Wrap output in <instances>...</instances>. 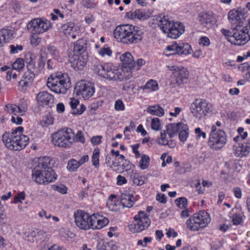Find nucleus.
<instances>
[{
	"mask_svg": "<svg viewBox=\"0 0 250 250\" xmlns=\"http://www.w3.org/2000/svg\"><path fill=\"white\" fill-rule=\"evenodd\" d=\"M50 159L48 157L37 158L32 170V180L38 184L46 185L54 182L57 175L50 166Z\"/></svg>",
	"mask_w": 250,
	"mask_h": 250,
	"instance_id": "f257e3e1",
	"label": "nucleus"
},
{
	"mask_svg": "<svg viewBox=\"0 0 250 250\" xmlns=\"http://www.w3.org/2000/svg\"><path fill=\"white\" fill-rule=\"evenodd\" d=\"M113 37L118 42L132 44L140 42L143 37V32L138 26L125 24L118 25L113 31Z\"/></svg>",
	"mask_w": 250,
	"mask_h": 250,
	"instance_id": "f03ea898",
	"label": "nucleus"
},
{
	"mask_svg": "<svg viewBox=\"0 0 250 250\" xmlns=\"http://www.w3.org/2000/svg\"><path fill=\"white\" fill-rule=\"evenodd\" d=\"M23 130L22 126H18L2 135L3 142L8 149L20 151L29 144V137L23 134Z\"/></svg>",
	"mask_w": 250,
	"mask_h": 250,
	"instance_id": "7ed1b4c3",
	"label": "nucleus"
},
{
	"mask_svg": "<svg viewBox=\"0 0 250 250\" xmlns=\"http://www.w3.org/2000/svg\"><path fill=\"white\" fill-rule=\"evenodd\" d=\"M153 23L157 25L163 32L170 38L176 39L185 31L184 26L181 23L175 22L164 16H154Z\"/></svg>",
	"mask_w": 250,
	"mask_h": 250,
	"instance_id": "20e7f679",
	"label": "nucleus"
},
{
	"mask_svg": "<svg viewBox=\"0 0 250 250\" xmlns=\"http://www.w3.org/2000/svg\"><path fill=\"white\" fill-rule=\"evenodd\" d=\"M221 33L228 42L236 45H244L250 40V31L247 26L237 25L232 31L223 29Z\"/></svg>",
	"mask_w": 250,
	"mask_h": 250,
	"instance_id": "39448f33",
	"label": "nucleus"
},
{
	"mask_svg": "<svg viewBox=\"0 0 250 250\" xmlns=\"http://www.w3.org/2000/svg\"><path fill=\"white\" fill-rule=\"evenodd\" d=\"M47 86L57 94H65L71 86L70 78L65 73L58 72L51 75L47 79Z\"/></svg>",
	"mask_w": 250,
	"mask_h": 250,
	"instance_id": "423d86ee",
	"label": "nucleus"
},
{
	"mask_svg": "<svg viewBox=\"0 0 250 250\" xmlns=\"http://www.w3.org/2000/svg\"><path fill=\"white\" fill-rule=\"evenodd\" d=\"M221 126V122L217 121L211 127L208 145L211 149L214 151H217L222 148L227 142V136L225 131L220 128Z\"/></svg>",
	"mask_w": 250,
	"mask_h": 250,
	"instance_id": "0eeeda50",
	"label": "nucleus"
},
{
	"mask_svg": "<svg viewBox=\"0 0 250 250\" xmlns=\"http://www.w3.org/2000/svg\"><path fill=\"white\" fill-rule=\"evenodd\" d=\"M51 139L55 146L69 148L74 144V132L71 128L65 127L53 133Z\"/></svg>",
	"mask_w": 250,
	"mask_h": 250,
	"instance_id": "6e6552de",
	"label": "nucleus"
},
{
	"mask_svg": "<svg viewBox=\"0 0 250 250\" xmlns=\"http://www.w3.org/2000/svg\"><path fill=\"white\" fill-rule=\"evenodd\" d=\"M211 221L208 213L201 211L194 214L186 222L187 228L191 231H198L206 228Z\"/></svg>",
	"mask_w": 250,
	"mask_h": 250,
	"instance_id": "1a4fd4ad",
	"label": "nucleus"
},
{
	"mask_svg": "<svg viewBox=\"0 0 250 250\" xmlns=\"http://www.w3.org/2000/svg\"><path fill=\"white\" fill-rule=\"evenodd\" d=\"M35 55L29 53L25 55V62L27 63V72L30 75L28 78L29 80H32L36 76H38L42 72L44 67L46 57L41 55L38 62V65L36 64Z\"/></svg>",
	"mask_w": 250,
	"mask_h": 250,
	"instance_id": "9d476101",
	"label": "nucleus"
},
{
	"mask_svg": "<svg viewBox=\"0 0 250 250\" xmlns=\"http://www.w3.org/2000/svg\"><path fill=\"white\" fill-rule=\"evenodd\" d=\"M211 104L206 100L196 99L191 104L190 110L194 117L202 120L211 112Z\"/></svg>",
	"mask_w": 250,
	"mask_h": 250,
	"instance_id": "9b49d317",
	"label": "nucleus"
},
{
	"mask_svg": "<svg viewBox=\"0 0 250 250\" xmlns=\"http://www.w3.org/2000/svg\"><path fill=\"white\" fill-rule=\"evenodd\" d=\"M5 110L12 115L11 122L18 125H21L22 119L20 117L23 115L27 110V102L22 99L20 101L18 105L9 104L5 106Z\"/></svg>",
	"mask_w": 250,
	"mask_h": 250,
	"instance_id": "f8f14e48",
	"label": "nucleus"
},
{
	"mask_svg": "<svg viewBox=\"0 0 250 250\" xmlns=\"http://www.w3.org/2000/svg\"><path fill=\"white\" fill-rule=\"evenodd\" d=\"M95 92L94 84L91 82L85 80L78 81L74 88V93L76 95L84 100L91 97Z\"/></svg>",
	"mask_w": 250,
	"mask_h": 250,
	"instance_id": "ddd939ff",
	"label": "nucleus"
},
{
	"mask_svg": "<svg viewBox=\"0 0 250 250\" xmlns=\"http://www.w3.org/2000/svg\"><path fill=\"white\" fill-rule=\"evenodd\" d=\"M52 26L51 21L45 18H37L30 21L27 29L31 33L43 34L49 30Z\"/></svg>",
	"mask_w": 250,
	"mask_h": 250,
	"instance_id": "4468645a",
	"label": "nucleus"
},
{
	"mask_svg": "<svg viewBox=\"0 0 250 250\" xmlns=\"http://www.w3.org/2000/svg\"><path fill=\"white\" fill-rule=\"evenodd\" d=\"M135 223L129 226V229L133 233H138L147 229L150 225V219L147 214L140 211L134 217Z\"/></svg>",
	"mask_w": 250,
	"mask_h": 250,
	"instance_id": "2eb2a0df",
	"label": "nucleus"
},
{
	"mask_svg": "<svg viewBox=\"0 0 250 250\" xmlns=\"http://www.w3.org/2000/svg\"><path fill=\"white\" fill-rule=\"evenodd\" d=\"M167 68L171 73L170 79L173 83L181 84L189 77V72L187 68L182 66L169 65L167 66Z\"/></svg>",
	"mask_w": 250,
	"mask_h": 250,
	"instance_id": "dca6fc26",
	"label": "nucleus"
},
{
	"mask_svg": "<svg viewBox=\"0 0 250 250\" xmlns=\"http://www.w3.org/2000/svg\"><path fill=\"white\" fill-rule=\"evenodd\" d=\"M192 48L190 45L186 42H173L167 46L164 49V53L167 56L171 55H188L191 53Z\"/></svg>",
	"mask_w": 250,
	"mask_h": 250,
	"instance_id": "f3484780",
	"label": "nucleus"
},
{
	"mask_svg": "<svg viewBox=\"0 0 250 250\" xmlns=\"http://www.w3.org/2000/svg\"><path fill=\"white\" fill-rule=\"evenodd\" d=\"M96 72L100 76L110 80H121L123 78L119 70L113 68V65L110 63H104L99 65Z\"/></svg>",
	"mask_w": 250,
	"mask_h": 250,
	"instance_id": "a211bd4d",
	"label": "nucleus"
},
{
	"mask_svg": "<svg viewBox=\"0 0 250 250\" xmlns=\"http://www.w3.org/2000/svg\"><path fill=\"white\" fill-rule=\"evenodd\" d=\"M92 214L82 210L76 211L74 213L75 223L82 230H87L91 229Z\"/></svg>",
	"mask_w": 250,
	"mask_h": 250,
	"instance_id": "6ab92c4d",
	"label": "nucleus"
},
{
	"mask_svg": "<svg viewBox=\"0 0 250 250\" xmlns=\"http://www.w3.org/2000/svg\"><path fill=\"white\" fill-rule=\"evenodd\" d=\"M82 28L75 22L72 21L67 22L62 25V32L68 39L73 40L80 38L82 34Z\"/></svg>",
	"mask_w": 250,
	"mask_h": 250,
	"instance_id": "aec40b11",
	"label": "nucleus"
},
{
	"mask_svg": "<svg viewBox=\"0 0 250 250\" xmlns=\"http://www.w3.org/2000/svg\"><path fill=\"white\" fill-rule=\"evenodd\" d=\"M233 152L236 157L243 158L248 156L250 152V141L236 142L233 146Z\"/></svg>",
	"mask_w": 250,
	"mask_h": 250,
	"instance_id": "412c9836",
	"label": "nucleus"
},
{
	"mask_svg": "<svg viewBox=\"0 0 250 250\" xmlns=\"http://www.w3.org/2000/svg\"><path fill=\"white\" fill-rule=\"evenodd\" d=\"M88 60V55L86 52L80 54H73L69 57V61L72 66L75 69L81 70L86 64Z\"/></svg>",
	"mask_w": 250,
	"mask_h": 250,
	"instance_id": "4be33fe9",
	"label": "nucleus"
},
{
	"mask_svg": "<svg viewBox=\"0 0 250 250\" xmlns=\"http://www.w3.org/2000/svg\"><path fill=\"white\" fill-rule=\"evenodd\" d=\"M197 21L204 27L209 28L216 22L214 15L209 12H200L197 18Z\"/></svg>",
	"mask_w": 250,
	"mask_h": 250,
	"instance_id": "5701e85b",
	"label": "nucleus"
},
{
	"mask_svg": "<svg viewBox=\"0 0 250 250\" xmlns=\"http://www.w3.org/2000/svg\"><path fill=\"white\" fill-rule=\"evenodd\" d=\"M91 229H100L105 227L109 223L107 218L99 213L92 214Z\"/></svg>",
	"mask_w": 250,
	"mask_h": 250,
	"instance_id": "b1692460",
	"label": "nucleus"
},
{
	"mask_svg": "<svg viewBox=\"0 0 250 250\" xmlns=\"http://www.w3.org/2000/svg\"><path fill=\"white\" fill-rule=\"evenodd\" d=\"M38 103L42 106H51L54 103L53 95L46 91L39 92L36 96Z\"/></svg>",
	"mask_w": 250,
	"mask_h": 250,
	"instance_id": "393cba45",
	"label": "nucleus"
},
{
	"mask_svg": "<svg viewBox=\"0 0 250 250\" xmlns=\"http://www.w3.org/2000/svg\"><path fill=\"white\" fill-rule=\"evenodd\" d=\"M126 15L129 19L131 20L138 19L140 21H144L149 18L150 13L147 11L137 9L135 11L128 12Z\"/></svg>",
	"mask_w": 250,
	"mask_h": 250,
	"instance_id": "a878e982",
	"label": "nucleus"
},
{
	"mask_svg": "<svg viewBox=\"0 0 250 250\" xmlns=\"http://www.w3.org/2000/svg\"><path fill=\"white\" fill-rule=\"evenodd\" d=\"M244 19V15L240 9H233L230 10L228 13L229 21L233 24L240 23Z\"/></svg>",
	"mask_w": 250,
	"mask_h": 250,
	"instance_id": "bb28decb",
	"label": "nucleus"
},
{
	"mask_svg": "<svg viewBox=\"0 0 250 250\" xmlns=\"http://www.w3.org/2000/svg\"><path fill=\"white\" fill-rule=\"evenodd\" d=\"M69 104L72 109V114L74 115L82 114L86 109V107L83 104H80L78 99L74 98H70Z\"/></svg>",
	"mask_w": 250,
	"mask_h": 250,
	"instance_id": "cd10ccee",
	"label": "nucleus"
},
{
	"mask_svg": "<svg viewBox=\"0 0 250 250\" xmlns=\"http://www.w3.org/2000/svg\"><path fill=\"white\" fill-rule=\"evenodd\" d=\"M120 60L122 62L123 70L124 71H130L134 58L128 52H125L120 56Z\"/></svg>",
	"mask_w": 250,
	"mask_h": 250,
	"instance_id": "c85d7f7f",
	"label": "nucleus"
},
{
	"mask_svg": "<svg viewBox=\"0 0 250 250\" xmlns=\"http://www.w3.org/2000/svg\"><path fill=\"white\" fill-rule=\"evenodd\" d=\"M107 207L109 209L112 211H116L119 209L121 204L117 196L111 194L107 201Z\"/></svg>",
	"mask_w": 250,
	"mask_h": 250,
	"instance_id": "c756f323",
	"label": "nucleus"
},
{
	"mask_svg": "<svg viewBox=\"0 0 250 250\" xmlns=\"http://www.w3.org/2000/svg\"><path fill=\"white\" fill-rule=\"evenodd\" d=\"M134 197L133 195L129 193L127 191L123 192L120 197L121 205L124 207L130 208L134 204Z\"/></svg>",
	"mask_w": 250,
	"mask_h": 250,
	"instance_id": "7c9ffc66",
	"label": "nucleus"
},
{
	"mask_svg": "<svg viewBox=\"0 0 250 250\" xmlns=\"http://www.w3.org/2000/svg\"><path fill=\"white\" fill-rule=\"evenodd\" d=\"M243 213L240 208H235L232 209L229 214L230 218L231 219L233 224L237 225L242 221Z\"/></svg>",
	"mask_w": 250,
	"mask_h": 250,
	"instance_id": "2f4dec72",
	"label": "nucleus"
},
{
	"mask_svg": "<svg viewBox=\"0 0 250 250\" xmlns=\"http://www.w3.org/2000/svg\"><path fill=\"white\" fill-rule=\"evenodd\" d=\"M13 32L11 30L3 28L0 30V47L11 40Z\"/></svg>",
	"mask_w": 250,
	"mask_h": 250,
	"instance_id": "473e14b6",
	"label": "nucleus"
},
{
	"mask_svg": "<svg viewBox=\"0 0 250 250\" xmlns=\"http://www.w3.org/2000/svg\"><path fill=\"white\" fill-rule=\"evenodd\" d=\"M13 69L7 65H4L0 68V71L6 74L5 79L7 81H11L12 79L15 80L17 78V73L13 72Z\"/></svg>",
	"mask_w": 250,
	"mask_h": 250,
	"instance_id": "72a5a7b5",
	"label": "nucleus"
},
{
	"mask_svg": "<svg viewBox=\"0 0 250 250\" xmlns=\"http://www.w3.org/2000/svg\"><path fill=\"white\" fill-rule=\"evenodd\" d=\"M13 69L7 65H4L0 68V71L6 74L5 79L7 81H11L12 79L15 80L17 78V73L13 72Z\"/></svg>",
	"mask_w": 250,
	"mask_h": 250,
	"instance_id": "f704fd0d",
	"label": "nucleus"
},
{
	"mask_svg": "<svg viewBox=\"0 0 250 250\" xmlns=\"http://www.w3.org/2000/svg\"><path fill=\"white\" fill-rule=\"evenodd\" d=\"M146 111L152 115L159 117L163 116L165 113L163 108L158 104L148 106L146 108Z\"/></svg>",
	"mask_w": 250,
	"mask_h": 250,
	"instance_id": "c9c22d12",
	"label": "nucleus"
},
{
	"mask_svg": "<svg viewBox=\"0 0 250 250\" xmlns=\"http://www.w3.org/2000/svg\"><path fill=\"white\" fill-rule=\"evenodd\" d=\"M138 159V167L141 170H145L148 168L150 162L149 156L147 154L143 153L142 155Z\"/></svg>",
	"mask_w": 250,
	"mask_h": 250,
	"instance_id": "e433bc0d",
	"label": "nucleus"
},
{
	"mask_svg": "<svg viewBox=\"0 0 250 250\" xmlns=\"http://www.w3.org/2000/svg\"><path fill=\"white\" fill-rule=\"evenodd\" d=\"M37 233H40L39 234L41 235L42 232H38L37 231L36 229L31 231L26 230L23 232L22 237L25 241L30 243H33L35 240V238L37 237Z\"/></svg>",
	"mask_w": 250,
	"mask_h": 250,
	"instance_id": "4c0bfd02",
	"label": "nucleus"
},
{
	"mask_svg": "<svg viewBox=\"0 0 250 250\" xmlns=\"http://www.w3.org/2000/svg\"><path fill=\"white\" fill-rule=\"evenodd\" d=\"M97 250H118V247L115 242L110 241L105 243H99Z\"/></svg>",
	"mask_w": 250,
	"mask_h": 250,
	"instance_id": "58836bf2",
	"label": "nucleus"
},
{
	"mask_svg": "<svg viewBox=\"0 0 250 250\" xmlns=\"http://www.w3.org/2000/svg\"><path fill=\"white\" fill-rule=\"evenodd\" d=\"M142 89L143 90H148L149 91L153 92L158 90L159 86L156 81L150 79L142 87Z\"/></svg>",
	"mask_w": 250,
	"mask_h": 250,
	"instance_id": "ea45409f",
	"label": "nucleus"
},
{
	"mask_svg": "<svg viewBox=\"0 0 250 250\" xmlns=\"http://www.w3.org/2000/svg\"><path fill=\"white\" fill-rule=\"evenodd\" d=\"M232 170V171L239 172L241 170L242 162L238 160L230 161L226 164Z\"/></svg>",
	"mask_w": 250,
	"mask_h": 250,
	"instance_id": "a19ab883",
	"label": "nucleus"
},
{
	"mask_svg": "<svg viewBox=\"0 0 250 250\" xmlns=\"http://www.w3.org/2000/svg\"><path fill=\"white\" fill-rule=\"evenodd\" d=\"M169 138H170L168 135L167 136V133L166 131L165 130H163L160 132V136L157 138L156 142L157 144L160 145H168Z\"/></svg>",
	"mask_w": 250,
	"mask_h": 250,
	"instance_id": "79ce46f5",
	"label": "nucleus"
},
{
	"mask_svg": "<svg viewBox=\"0 0 250 250\" xmlns=\"http://www.w3.org/2000/svg\"><path fill=\"white\" fill-rule=\"evenodd\" d=\"M166 131L170 139L174 137L178 132L177 124H169L167 126V130Z\"/></svg>",
	"mask_w": 250,
	"mask_h": 250,
	"instance_id": "37998d69",
	"label": "nucleus"
},
{
	"mask_svg": "<svg viewBox=\"0 0 250 250\" xmlns=\"http://www.w3.org/2000/svg\"><path fill=\"white\" fill-rule=\"evenodd\" d=\"M106 163L113 170H118L117 167L119 166V162L117 158L107 156L106 158Z\"/></svg>",
	"mask_w": 250,
	"mask_h": 250,
	"instance_id": "c03bdc74",
	"label": "nucleus"
},
{
	"mask_svg": "<svg viewBox=\"0 0 250 250\" xmlns=\"http://www.w3.org/2000/svg\"><path fill=\"white\" fill-rule=\"evenodd\" d=\"M98 53L100 56L102 57H110L112 54V51L110 48L107 45H104L103 47L100 48Z\"/></svg>",
	"mask_w": 250,
	"mask_h": 250,
	"instance_id": "a18cd8bd",
	"label": "nucleus"
},
{
	"mask_svg": "<svg viewBox=\"0 0 250 250\" xmlns=\"http://www.w3.org/2000/svg\"><path fill=\"white\" fill-rule=\"evenodd\" d=\"M150 127L154 131H159L161 128V122L158 118H150Z\"/></svg>",
	"mask_w": 250,
	"mask_h": 250,
	"instance_id": "49530a36",
	"label": "nucleus"
},
{
	"mask_svg": "<svg viewBox=\"0 0 250 250\" xmlns=\"http://www.w3.org/2000/svg\"><path fill=\"white\" fill-rule=\"evenodd\" d=\"M100 150L98 148H95L92 153V165L96 168L99 166Z\"/></svg>",
	"mask_w": 250,
	"mask_h": 250,
	"instance_id": "de8ad7c7",
	"label": "nucleus"
},
{
	"mask_svg": "<svg viewBox=\"0 0 250 250\" xmlns=\"http://www.w3.org/2000/svg\"><path fill=\"white\" fill-rule=\"evenodd\" d=\"M24 65V62L21 58L17 59L12 64V68L18 71L23 69Z\"/></svg>",
	"mask_w": 250,
	"mask_h": 250,
	"instance_id": "09e8293b",
	"label": "nucleus"
},
{
	"mask_svg": "<svg viewBox=\"0 0 250 250\" xmlns=\"http://www.w3.org/2000/svg\"><path fill=\"white\" fill-rule=\"evenodd\" d=\"M124 171L126 172L130 176L135 173V167L129 161H126L123 164Z\"/></svg>",
	"mask_w": 250,
	"mask_h": 250,
	"instance_id": "8fccbe9b",
	"label": "nucleus"
},
{
	"mask_svg": "<svg viewBox=\"0 0 250 250\" xmlns=\"http://www.w3.org/2000/svg\"><path fill=\"white\" fill-rule=\"evenodd\" d=\"M80 166L78 161L71 159L68 162L67 168L69 171H75Z\"/></svg>",
	"mask_w": 250,
	"mask_h": 250,
	"instance_id": "3c124183",
	"label": "nucleus"
},
{
	"mask_svg": "<svg viewBox=\"0 0 250 250\" xmlns=\"http://www.w3.org/2000/svg\"><path fill=\"white\" fill-rule=\"evenodd\" d=\"M26 194L24 191H20L18 192L14 197L13 203L17 204L18 203L21 204L25 199Z\"/></svg>",
	"mask_w": 250,
	"mask_h": 250,
	"instance_id": "603ef678",
	"label": "nucleus"
},
{
	"mask_svg": "<svg viewBox=\"0 0 250 250\" xmlns=\"http://www.w3.org/2000/svg\"><path fill=\"white\" fill-rule=\"evenodd\" d=\"M176 206L180 209H186L188 207L187 199L185 197H180L175 200Z\"/></svg>",
	"mask_w": 250,
	"mask_h": 250,
	"instance_id": "864d4df0",
	"label": "nucleus"
},
{
	"mask_svg": "<svg viewBox=\"0 0 250 250\" xmlns=\"http://www.w3.org/2000/svg\"><path fill=\"white\" fill-rule=\"evenodd\" d=\"M145 63L146 61L143 59H139L136 62H134V61L132 63V66H131L130 72H131L134 70H139L141 67L145 65Z\"/></svg>",
	"mask_w": 250,
	"mask_h": 250,
	"instance_id": "5fc2aeb1",
	"label": "nucleus"
},
{
	"mask_svg": "<svg viewBox=\"0 0 250 250\" xmlns=\"http://www.w3.org/2000/svg\"><path fill=\"white\" fill-rule=\"evenodd\" d=\"M54 123V118L50 114H47L43 118L41 122L42 126H48Z\"/></svg>",
	"mask_w": 250,
	"mask_h": 250,
	"instance_id": "6e6d98bb",
	"label": "nucleus"
},
{
	"mask_svg": "<svg viewBox=\"0 0 250 250\" xmlns=\"http://www.w3.org/2000/svg\"><path fill=\"white\" fill-rule=\"evenodd\" d=\"M40 34L31 33L30 38V43L32 46H36L39 44L41 38L38 36Z\"/></svg>",
	"mask_w": 250,
	"mask_h": 250,
	"instance_id": "4d7b16f0",
	"label": "nucleus"
},
{
	"mask_svg": "<svg viewBox=\"0 0 250 250\" xmlns=\"http://www.w3.org/2000/svg\"><path fill=\"white\" fill-rule=\"evenodd\" d=\"M37 231L38 232H42L41 235L39 234L40 233H37V238L41 240H42L43 242H47L49 240L50 236L47 234V233L43 230H39L36 229Z\"/></svg>",
	"mask_w": 250,
	"mask_h": 250,
	"instance_id": "13d9d810",
	"label": "nucleus"
},
{
	"mask_svg": "<svg viewBox=\"0 0 250 250\" xmlns=\"http://www.w3.org/2000/svg\"><path fill=\"white\" fill-rule=\"evenodd\" d=\"M9 48L10 49V53L13 54H17L23 50V46L18 44H11Z\"/></svg>",
	"mask_w": 250,
	"mask_h": 250,
	"instance_id": "bf43d9fd",
	"label": "nucleus"
},
{
	"mask_svg": "<svg viewBox=\"0 0 250 250\" xmlns=\"http://www.w3.org/2000/svg\"><path fill=\"white\" fill-rule=\"evenodd\" d=\"M176 124L177 125L178 132L189 131L188 126L185 120H181L180 122L177 123Z\"/></svg>",
	"mask_w": 250,
	"mask_h": 250,
	"instance_id": "052dcab7",
	"label": "nucleus"
},
{
	"mask_svg": "<svg viewBox=\"0 0 250 250\" xmlns=\"http://www.w3.org/2000/svg\"><path fill=\"white\" fill-rule=\"evenodd\" d=\"M80 142L82 144L85 143V138L83 132L79 130L76 134H74V143L76 142Z\"/></svg>",
	"mask_w": 250,
	"mask_h": 250,
	"instance_id": "680f3d73",
	"label": "nucleus"
},
{
	"mask_svg": "<svg viewBox=\"0 0 250 250\" xmlns=\"http://www.w3.org/2000/svg\"><path fill=\"white\" fill-rule=\"evenodd\" d=\"M140 146V145L139 144H134L130 146L132 151L136 159H138L141 155H142V154H141L139 150Z\"/></svg>",
	"mask_w": 250,
	"mask_h": 250,
	"instance_id": "e2e57ef3",
	"label": "nucleus"
},
{
	"mask_svg": "<svg viewBox=\"0 0 250 250\" xmlns=\"http://www.w3.org/2000/svg\"><path fill=\"white\" fill-rule=\"evenodd\" d=\"M47 49L51 55L55 59L58 61L59 59V53L56 48L53 46L48 45L47 47Z\"/></svg>",
	"mask_w": 250,
	"mask_h": 250,
	"instance_id": "0e129e2a",
	"label": "nucleus"
},
{
	"mask_svg": "<svg viewBox=\"0 0 250 250\" xmlns=\"http://www.w3.org/2000/svg\"><path fill=\"white\" fill-rule=\"evenodd\" d=\"M114 108L117 111H124L125 109V105L121 100L118 99L115 102Z\"/></svg>",
	"mask_w": 250,
	"mask_h": 250,
	"instance_id": "69168bd1",
	"label": "nucleus"
},
{
	"mask_svg": "<svg viewBox=\"0 0 250 250\" xmlns=\"http://www.w3.org/2000/svg\"><path fill=\"white\" fill-rule=\"evenodd\" d=\"M73 52L74 54H80L81 53H83V52H85L84 51L83 46L78 44L77 42H75L74 44Z\"/></svg>",
	"mask_w": 250,
	"mask_h": 250,
	"instance_id": "338daca9",
	"label": "nucleus"
},
{
	"mask_svg": "<svg viewBox=\"0 0 250 250\" xmlns=\"http://www.w3.org/2000/svg\"><path fill=\"white\" fill-rule=\"evenodd\" d=\"M47 250H68L63 246L55 244L52 245L51 246L48 248Z\"/></svg>",
	"mask_w": 250,
	"mask_h": 250,
	"instance_id": "774afa93",
	"label": "nucleus"
}]
</instances>
